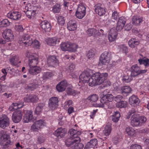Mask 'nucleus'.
Wrapping results in <instances>:
<instances>
[{
    "label": "nucleus",
    "instance_id": "obj_60",
    "mask_svg": "<svg viewBox=\"0 0 149 149\" xmlns=\"http://www.w3.org/2000/svg\"><path fill=\"white\" fill-rule=\"evenodd\" d=\"M31 102H36L39 99L38 96L34 94L31 95Z\"/></svg>",
    "mask_w": 149,
    "mask_h": 149
},
{
    "label": "nucleus",
    "instance_id": "obj_13",
    "mask_svg": "<svg viewBox=\"0 0 149 149\" xmlns=\"http://www.w3.org/2000/svg\"><path fill=\"white\" fill-rule=\"evenodd\" d=\"M2 36L7 41H11L14 39L13 32L10 29L5 30L2 33Z\"/></svg>",
    "mask_w": 149,
    "mask_h": 149
},
{
    "label": "nucleus",
    "instance_id": "obj_46",
    "mask_svg": "<svg viewBox=\"0 0 149 149\" xmlns=\"http://www.w3.org/2000/svg\"><path fill=\"white\" fill-rule=\"evenodd\" d=\"M54 76L53 73L51 72H45L43 74L42 77L44 79H49Z\"/></svg>",
    "mask_w": 149,
    "mask_h": 149
},
{
    "label": "nucleus",
    "instance_id": "obj_16",
    "mask_svg": "<svg viewBox=\"0 0 149 149\" xmlns=\"http://www.w3.org/2000/svg\"><path fill=\"white\" fill-rule=\"evenodd\" d=\"M21 15L20 13L16 11H12L8 13L7 17L10 19L16 20L20 18Z\"/></svg>",
    "mask_w": 149,
    "mask_h": 149
},
{
    "label": "nucleus",
    "instance_id": "obj_19",
    "mask_svg": "<svg viewBox=\"0 0 149 149\" xmlns=\"http://www.w3.org/2000/svg\"><path fill=\"white\" fill-rule=\"evenodd\" d=\"M67 132V130L65 128L60 127L57 129L53 133L54 135L58 138L63 137Z\"/></svg>",
    "mask_w": 149,
    "mask_h": 149
},
{
    "label": "nucleus",
    "instance_id": "obj_56",
    "mask_svg": "<svg viewBox=\"0 0 149 149\" xmlns=\"http://www.w3.org/2000/svg\"><path fill=\"white\" fill-rule=\"evenodd\" d=\"M95 52L93 49L89 50L87 54V56L89 59L93 58L95 55Z\"/></svg>",
    "mask_w": 149,
    "mask_h": 149
},
{
    "label": "nucleus",
    "instance_id": "obj_41",
    "mask_svg": "<svg viewBox=\"0 0 149 149\" xmlns=\"http://www.w3.org/2000/svg\"><path fill=\"white\" fill-rule=\"evenodd\" d=\"M118 48L119 49L120 51L122 53L126 54L128 52V48L125 44H120L118 46Z\"/></svg>",
    "mask_w": 149,
    "mask_h": 149
},
{
    "label": "nucleus",
    "instance_id": "obj_23",
    "mask_svg": "<svg viewBox=\"0 0 149 149\" xmlns=\"http://www.w3.org/2000/svg\"><path fill=\"white\" fill-rule=\"evenodd\" d=\"M68 85L66 80H63L59 83L56 86V88L59 92L64 91L66 89Z\"/></svg>",
    "mask_w": 149,
    "mask_h": 149
},
{
    "label": "nucleus",
    "instance_id": "obj_57",
    "mask_svg": "<svg viewBox=\"0 0 149 149\" xmlns=\"http://www.w3.org/2000/svg\"><path fill=\"white\" fill-rule=\"evenodd\" d=\"M132 79V77L128 75H125L123 77L122 80L124 83H128Z\"/></svg>",
    "mask_w": 149,
    "mask_h": 149
},
{
    "label": "nucleus",
    "instance_id": "obj_44",
    "mask_svg": "<svg viewBox=\"0 0 149 149\" xmlns=\"http://www.w3.org/2000/svg\"><path fill=\"white\" fill-rule=\"evenodd\" d=\"M52 11L54 13H59L61 9V7L60 4H56L53 7Z\"/></svg>",
    "mask_w": 149,
    "mask_h": 149
},
{
    "label": "nucleus",
    "instance_id": "obj_34",
    "mask_svg": "<svg viewBox=\"0 0 149 149\" xmlns=\"http://www.w3.org/2000/svg\"><path fill=\"white\" fill-rule=\"evenodd\" d=\"M112 130V128L111 125L109 124H107L103 130V133L106 136H108L110 134Z\"/></svg>",
    "mask_w": 149,
    "mask_h": 149
},
{
    "label": "nucleus",
    "instance_id": "obj_11",
    "mask_svg": "<svg viewBox=\"0 0 149 149\" xmlns=\"http://www.w3.org/2000/svg\"><path fill=\"white\" fill-rule=\"evenodd\" d=\"M35 120L33 111L31 110H26L24 111L23 120L24 123H28Z\"/></svg>",
    "mask_w": 149,
    "mask_h": 149
},
{
    "label": "nucleus",
    "instance_id": "obj_64",
    "mask_svg": "<svg viewBox=\"0 0 149 149\" xmlns=\"http://www.w3.org/2000/svg\"><path fill=\"white\" fill-rule=\"evenodd\" d=\"M130 149H142L141 145L137 144H132L130 146Z\"/></svg>",
    "mask_w": 149,
    "mask_h": 149
},
{
    "label": "nucleus",
    "instance_id": "obj_59",
    "mask_svg": "<svg viewBox=\"0 0 149 149\" xmlns=\"http://www.w3.org/2000/svg\"><path fill=\"white\" fill-rule=\"evenodd\" d=\"M75 68V66L74 64L71 63L68 66L66 69V71L68 72H72Z\"/></svg>",
    "mask_w": 149,
    "mask_h": 149
},
{
    "label": "nucleus",
    "instance_id": "obj_33",
    "mask_svg": "<svg viewBox=\"0 0 149 149\" xmlns=\"http://www.w3.org/2000/svg\"><path fill=\"white\" fill-rule=\"evenodd\" d=\"M97 144V141L96 139H92L86 145L84 149H90L91 148H93Z\"/></svg>",
    "mask_w": 149,
    "mask_h": 149
},
{
    "label": "nucleus",
    "instance_id": "obj_7",
    "mask_svg": "<svg viewBox=\"0 0 149 149\" xmlns=\"http://www.w3.org/2000/svg\"><path fill=\"white\" fill-rule=\"evenodd\" d=\"M111 58V53L108 52H104L102 53L99 59V64L106 65L109 63Z\"/></svg>",
    "mask_w": 149,
    "mask_h": 149
},
{
    "label": "nucleus",
    "instance_id": "obj_62",
    "mask_svg": "<svg viewBox=\"0 0 149 149\" xmlns=\"http://www.w3.org/2000/svg\"><path fill=\"white\" fill-rule=\"evenodd\" d=\"M1 24L4 27H6L10 25V23L7 19H3L1 22Z\"/></svg>",
    "mask_w": 149,
    "mask_h": 149
},
{
    "label": "nucleus",
    "instance_id": "obj_36",
    "mask_svg": "<svg viewBox=\"0 0 149 149\" xmlns=\"http://www.w3.org/2000/svg\"><path fill=\"white\" fill-rule=\"evenodd\" d=\"M143 21L141 17H139L136 16H134L132 18V24L137 25L142 22Z\"/></svg>",
    "mask_w": 149,
    "mask_h": 149
},
{
    "label": "nucleus",
    "instance_id": "obj_29",
    "mask_svg": "<svg viewBox=\"0 0 149 149\" xmlns=\"http://www.w3.org/2000/svg\"><path fill=\"white\" fill-rule=\"evenodd\" d=\"M120 92L123 95H127L131 93L132 89L129 86H124L121 87L119 89Z\"/></svg>",
    "mask_w": 149,
    "mask_h": 149
},
{
    "label": "nucleus",
    "instance_id": "obj_12",
    "mask_svg": "<svg viewBox=\"0 0 149 149\" xmlns=\"http://www.w3.org/2000/svg\"><path fill=\"white\" fill-rule=\"evenodd\" d=\"M9 118L6 115H3L0 117V127L4 129L9 126Z\"/></svg>",
    "mask_w": 149,
    "mask_h": 149
},
{
    "label": "nucleus",
    "instance_id": "obj_17",
    "mask_svg": "<svg viewBox=\"0 0 149 149\" xmlns=\"http://www.w3.org/2000/svg\"><path fill=\"white\" fill-rule=\"evenodd\" d=\"M68 133L70 138L74 139H75V140L77 141L78 142L79 141L80 137L78 136L81 134L80 132L72 129L69 130Z\"/></svg>",
    "mask_w": 149,
    "mask_h": 149
},
{
    "label": "nucleus",
    "instance_id": "obj_9",
    "mask_svg": "<svg viewBox=\"0 0 149 149\" xmlns=\"http://www.w3.org/2000/svg\"><path fill=\"white\" fill-rule=\"evenodd\" d=\"M131 75L132 76L135 77L141 73H143L147 71V70H141L140 68L136 64L132 66L130 68Z\"/></svg>",
    "mask_w": 149,
    "mask_h": 149
},
{
    "label": "nucleus",
    "instance_id": "obj_35",
    "mask_svg": "<svg viewBox=\"0 0 149 149\" xmlns=\"http://www.w3.org/2000/svg\"><path fill=\"white\" fill-rule=\"evenodd\" d=\"M80 141L81 139L80 138L79 142L75 140V139H74V144L72 147V149H82L84 147V145L82 143H80Z\"/></svg>",
    "mask_w": 149,
    "mask_h": 149
},
{
    "label": "nucleus",
    "instance_id": "obj_5",
    "mask_svg": "<svg viewBox=\"0 0 149 149\" xmlns=\"http://www.w3.org/2000/svg\"><path fill=\"white\" fill-rule=\"evenodd\" d=\"M26 56L28 57L29 65V67L37 66L38 63V56L35 54L32 53L29 51H27Z\"/></svg>",
    "mask_w": 149,
    "mask_h": 149
},
{
    "label": "nucleus",
    "instance_id": "obj_8",
    "mask_svg": "<svg viewBox=\"0 0 149 149\" xmlns=\"http://www.w3.org/2000/svg\"><path fill=\"white\" fill-rule=\"evenodd\" d=\"M0 144L2 146H6L10 143L8 135L4 130L0 132Z\"/></svg>",
    "mask_w": 149,
    "mask_h": 149
},
{
    "label": "nucleus",
    "instance_id": "obj_47",
    "mask_svg": "<svg viewBox=\"0 0 149 149\" xmlns=\"http://www.w3.org/2000/svg\"><path fill=\"white\" fill-rule=\"evenodd\" d=\"M138 61L140 65L143 64L145 66L148 67L149 66V59L146 58L142 60L140 58Z\"/></svg>",
    "mask_w": 149,
    "mask_h": 149
},
{
    "label": "nucleus",
    "instance_id": "obj_31",
    "mask_svg": "<svg viewBox=\"0 0 149 149\" xmlns=\"http://www.w3.org/2000/svg\"><path fill=\"white\" fill-rule=\"evenodd\" d=\"M10 64L14 66L18 65L21 62L19 57L17 56H13L9 59Z\"/></svg>",
    "mask_w": 149,
    "mask_h": 149
},
{
    "label": "nucleus",
    "instance_id": "obj_38",
    "mask_svg": "<svg viewBox=\"0 0 149 149\" xmlns=\"http://www.w3.org/2000/svg\"><path fill=\"white\" fill-rule=\"evenodd\" d=\"M35 123L38 127L39 130H40L44 126H45L46 125V123L45 121L42 120H37L35 122Z\"/></svg>",
    "mask_w": 149,
    "mask_h": 149
},
{
    "label": "nucleus",
    "instance_id": "obj_43",
    "mask_svg": "<svg viewBox=\"0 0 149 149\" xmlns=\"http://www.w3.org/2000/svg\"><path fill=\"white\" fill-rule=\"evenodd\" d=\"M126 131L128 135L130 136L134 137L135 136V130L132 127H126Z\"/></svg>",
    "mask_w": 149,
    "mask_h": 149
},
{
    "label": "nucleus",
    "instance_id": "obj_10",
    "mask_svg": "<svg viewBox=\"0 0 149 149\" xmlns=\"http://www.w3.org/2000/svg\"><path fill=\"white\" fill-rule=\"evenodd\" d=\"M86 32L88 36H93L95 38H97L104 34V31L102 29L99 30L94 28L88 29Z\"/></svg>",
    "mask_w": 149,
    "mask_h": 149
},
{
    "label": "nucleus",
    "instance_id": "obj_54",
    "mask_svg": "<svg viewBox=\"0 0 149 149\" xmlns=\"http://www.w3.org/2000/svg\"><path fill=\"white\" fill-rule=\"evenodd\" d=\"M86 14V13L80 12L77 10L75 14L77 18L81 19L83 18L85 16Z\"/></svg>",
    "mask_w": 149,
    "mask_h": 149
},
{
    "label": "nucleus",
    "instance_id": "obj_4",
    "mask_svg": "<svg viewBox=\"0 0 149 149\" xmlns=\"http://www.w3.org/2000/svg\"><path fill=\"white\" fill-rule=\"evenodd\" d=\"M78 47L76 44L69 42L62 43L60 45V48L63 51L75 52L77 49Z\"/></svg>",
    "mask_w": 149,
    "mask_h": 149
},
{
    "label": "nucleus",
    "instance_id": "obj_39",
    "mask_svg": "<svg viewBox=\"0 0 149 149\" xmlns=\"http://www.w3.org/2000/svg\"><path fill=\"white\" fill-rule=\"evenodd\" d=\"M35 123L38 127L39 130H40L44 126H45L46 125V123L45 121L42 120H37L35 122Z\"/></svg>",
    "mask_w": 149,
    "mask_h": 149
},
{
    "label": "nucleus",
    "instance_id": "obj_15",
    "mask_svg": "<svg viewBox=\"0 0 149 149\" xmlns=\"http://www.w3.org/2000/svg\"><path fill=\"white\" fill-rule=\"evenodd\" d=\"M58 98L57 97H52L49 100V106L52 109H54L58 106Z\"/></svg>",
    "mask_w": 149,
    "mask_h": 149
},
{
    "label": "nucleus",
    "instance_id": "obj_28",
    "mask_svg": "<svg viewBox=\"0 0 149 149\" xmlns=\"http://www.w3.org/2000/svg\"><path fill=\"white\" fill-rule=\"evenodd\" d=\"M23 103L21 102L18 103H13L9 108L8 110L10 111H14L18 109L22 108L23 106Z\"/></svg>",
    "mask_w": 149,
    "mask_h": 149
},
{
    "label": "nucleus",
    "instance_id": "obj_45",
    "mask_svg": "<svg viewBox=\"0 0 149 149\" xmlns=\"http://www.w3.org/2000/svg\"><path fill=\"white\" fill-rule=\"evenodd\" d=\"M99 98L98 96L96 94H93L88 96L87 98V100L91 102H95Z\"/></svg>",
    "mask_w": 149,
    "mask_h": 149
},
{
    "label": "nucleus",
    "instance_id": "obj_22",
    "mask_svg": "<svg viewBox=\"0 0 149 149\" xmlns=\"http://www.w3.org/2000/svg\"><path fill=\"white\" fill-rule=\"evenodd\" d=\"M140 102V100L136 95H132L129 99L130 104L134 107L138 105Z\"/></svg>",
    "mask_w": 149,
    "mask_h": 149
},
{
    "label": "nucleus",
    "instance_id": "obj_20",
    "mask_svg": "<svg viewBox=\"0 0 149 149\" xmlns=\"http://www.w3.org/2000/svg\"><path fill=\"white\" fill-rule=\"evenodd\" d=\"M58 61L55 56H50L47 59V63L49 66L54 67L58 64Z\"/></svg>",
    "mask_w": 149,
    "mask_h": 149
},
{
    "label": "nucleus",
    "instance_id": "obj_52",
    "mask_svg": "<svg viewBox=\"0 0 149 149\" xmlns=\"http://www.w3.org/2000/svg\"><path fill=\"white\" fill-rule=\"evenodd\" d=\"M45 141V139L44 135L42 134H40L37 140L38 143L41 144L44 143Z\"/></svg>",
    "mask_w": 149,
    "mask_h": 149
},
{
    "label": "nucleus",
    "instance_id": "obj_32",
    "mask_svg": "<svg viewBox=\"0 0 149 149\" xmlns=\"http://www.w3.org/2000/svg\"><path fill=\"white\" fill-rule=\"evenodd\" d=\"M67 28L70 31H73L75 30L77 28V25L74 21L70 20L68 23Z\"/></svg>",
    "mask_w": 149,
    "mask_h": 149
},
{
    "label": "nucleus",
    "instance_id": "obj_14",
    "mask_svg": "<svg viewBox=\"0 0 149 149\" xmlns=\"http://www.w3.org/2000/svg\"><path fill=\"white\" fill-rule=\"evenodd\" d=\"M22 111L17 110L14 112L12 114V120L15 123L19 122L22 120Z\"/></svg>",
    "mask_w": 149,
    "mask_h": 149
},
{
    "label": "nucleus",
    "instance_id": "obj_37",
    "mask_svg": "<svg viewBox=\"0 0 149 149\" xmlns=\"http://www.w3.org/2000/svg\"><path fill=\"white\" fill-rule=\"evenodd\" d=\"M35 123L38 127L39 130H40L44 126H45L46 125V123L45 121L42 120H37L35 122Z\"/></svg>",
    "mask_w": 149,
    "mask_h": 149
},
{
    "label": "nucleus",
    "instance_id": "obj_25",
    "mask_svg": "<svg viewBox=\"0 0 149 149\" xmlns=\"http://www.w3.org/2000/svg\"><path fill=\"white\" fill-rule=\"evenodd\" d=\"M117 36V33L116 29H110L109 33L108 39L110 42H113L115 40Z\"/></svg>",
    "mask_w": 149,
    "mask_h": 149
},
{
    "label": "nucleus",
    "instance_id": "obj_51",
    "mask_svg": "<svg viewBox=\"0 0 149 149\" xmlns=\"http://www.w3.org/2000/svg\"><path fill=\"white\" fill-rule=\"evenodd\" d=\"M72 101L71 100H68L65 101L63 104L64 109H67V108L72 106Z\"/></svg>",
    "mask_w": 149,
    "mask_h": 149
},
{
    "label": "nucleus",
    "instance_id": "obj_6",
    "mask_svg": "<svg viewBox=\"0 0 149 149\" xmlns=\"http://www.w3.org/2000/svg\"><path fill=\"white\" fill-rule=\"evenodd\" d=\"M19 42L20 45L27 47L32 44V40L29 34L25 33L21 37Z\"/></svg>",
    "mask_w": 149,
    "mask_h": 149
},
{
    "label": "nucleus",
    "instance_id": "obj_27",
    "mask_svg": "<svg viewBox=\"0 0 149 149\" xmlns=\"http://www.w3.org/2000/svg\"><path fill=\"white\" fill-rule=\"evenodd\" d=\"M139 43L140 41L138 39L133 38L130 39L128 42L129 47L132 49L135 48Z\"/></svg>",
    "mask_w": 149,
    "mask_h": 149
},
{
    "label": "nucleus",
    "instance_id": "obj_24",
    "mask_svg": "<svg viewBox=\"0 0 149 149\" xmlns=\"http://www.w3.org/2000/svg\"><path fill=\"white\" fill-rule=\"evenodd\" d=\"M42 69L39 66H37L30 67L29 71L30 74L32 75H36L40 73Z\"/></svg>",
    "mask_w": 149,
    "mask_h": 149
},
{
    "label": "nucleus",
    "instance_id": "obj_21",
    "mask_svg": "<svg viewBox=\"0 0 149 149\" xmlns=\"http://www.w3.org/2000/svg\"><path fill=\"white\" fill-rule=\"evenodd\" d=\"M40 25V27L45 31L49 32L51 29V24L47 20L42 21Z\"/></svg>",
    "mask_w": 149,
    "mask_h": 149
},
{
    "label": "nucleus",
    "instance_id": "obj_42",
    "mask_svg": "<svg viewBox=\"0 0 149 149\" xmlns=\"http://www.w3.org/2000/svg\"><path fill=\"white\" fill-rule=\"evenodd\" d=\"M120 115L118 111H116L111 116V120L114 122H117L119 120Z\"/></svg>",
    "mask_w": 149,
    "mask_h": 149
},
{
    "label": "nucleus",
    "instance_id": "obj_40",
    "mask_svg": "<svg viewBox=\"0 0 149 149\" xmlns=\"http://www.w3.org/2000/svg\"><path fill=\"white\" fill-rule=\"evenodd\" d=\"M45 106L43 103H39L36 107L35 113L37 115H39L42 112L43 108Z\"/></svg>",
    "mask_w": 149,
    "mask_h": 149
},
{
    "label": "nucleus",
    "instance_id": "obj_1",
    "mask_svg": "<svg viewBox=\"0 0 149 149\" xmlns=\"http://www.w3.org/2000/svg\"><path fill=\"white\" fill-rule=\"evenodd\" d=\"M90 75V73L86 71L82 72L80 75V80L83 83L81 85V81H79V85L81 86L80 88L83 89L84 84L85 83H88L89 86L91 87L102 84L107 78L108 74L107 73L101 74L97 72L93 74L91 77Z\"/></svg>",
    "mask_w": 149,
    "mask_h": 149
},
{
    "label": "nucleus",
    "instance_id": "obj_63",
    "mask_svg": "<svg viewBox=\"0 0 149 149\" xmlns=\"http://www.w3.org/2000/svg\"><path fill=\"white\" fill-rule=\"evenodd\" d=\"M36 125L35 122L31 126V130L33 132H38L39 130L38 127Z\"/></svg>",
    "mask_w": 149,
    "mask_h": 149
},
{
    "label": "nucleus",
    "instance_id": "obj_49",
    "mask_svg": "<svg viewBox=\"0 0 149 149\" xmlns=\"http://www.w3.org/2000/svg\"><path fill=\"white\" fill-rule=\"evenodd\" d=\"M127 105V102L125 101H121L118 102L116 104L117 107L119 108L125 107Z\"/></svg>",
    "mask_w": 149,
    "mask_h": 149
},
{
    "label": "nucleus",
    "instance_id": "obj_30",
    "mask_svg": "<svg viewBox=\"0 0 149 149\" xmlns=\"http://www.w3.org/2000/svg\"><path fill=\"white\" fill-rule=\"evenodd\" d=\"M60 42L59 39L56 37L49 38L46 40L47 44L50 46H54L56 44L59 43Z\"/></svg>",
    "mask_w": 149,
    "mask_h": 149
},
{
    "label": "nucleus",
    "instance_id": "obj_26",
    "mask_svg": "<svg viewBox=\"0 0 149 149\" xmlns=\"http://www.w3.org/2000/svg\"><path fill=\"white\" fill-rule=\"evenodd\" d=\"M95 11L96 13L100 16H102L105 13L106 11L104 8L102 7V4H97L95 6Z\"/></svg>",
    "mask_w": 149,
    "mask_h": 149
},
{
    "label": "nucleus",
    "instance_id": "obj_50",
    "mask_svg": "<svg viewBox=\"0 0 149 149\" xmlns=\"http://www.w3.org/2000/svg\"><path fill=\"white\" fill-rule=\"evenodd\" d=\"M74 139L69 138L67 139L65 141V143L66 146L69 147L70 145L73 144L74 143Z\"/></svg>",
    "mask_w": 149,
    "mask_h": 149
},
{
    "label": "nucleus",
    "instance_id": "obj_53",
    "mask_svg": "<svg viewBox=\"0 0 149 149\" xmlns=\"http://www.w3.org/2000/svg\"><path fill=\"white\" fill-rule=\"evenodd\" d=\"M66 91L67 94L69 95H71L74 96H75L77 94V92L75 90L70 88H67Z\"/></svg>",
    "mask_w": 149,
    "mask_h": 149
},
{
    "label": "nucleus",
    "instance_id": "obj_2",
    "mask_svg": "<svg viewBox=\"0 0 149 149\" xmlns=\"http://www.w3.org/2000/svg\"><path fill=\"white\" fill-rule=\"evenodd\" d=\"M136 110L134 108H132L127 113L126 116L127 119L132 117L131 123L134 127L140 126L144 124L147 120L146 118L144 116L139 117V115L136 113Z\"/></svg>",
    "mask_w": 149,
    "mask_h": 149
},
{
    "label": "nucleus",
    "instance_id": "obj_55",
    "mask_svg": "<svg viewBox=\"0 0 149 149\" xmlns=\"http://www.w3.org/2000/svg\"><path fill=\"white\" fill-rule=\"evenodd\" d=\"M32 44L33 46L35 49H39L40 47V44L39 41L37 40H35L32 41Z\"/></svg>",
    "mask_w": 149,
    "mask_h": 149
},
{
    "label": "nucleus",
    "instance_id": "obj_58",
    "mask_svg": "<svg viewBox=\"0 0 149 149\" xmlns=\"http://www.w3.org/2000/svg\"><path fill=\"white\" fill-rule=\"evenodd\" d=\"M77 10L86 13V8L82 4H80L78 6Z\"/></svg>",
    "mask_w": 149,
    "mask_h": 149
},
{
    "label": "nucleus",
    "instance_id": "obj_48",
    "mask_svg": "<svg viewBox=\"0 0 149 149\" xmlns=\"http://www.w3.org/2000/svg\"><path fill=\"white\" fill-rule=\"evenodd\" d=\"M38 81L37 82H35V84H29L28 86V87L29 89H30L31 90H33L34 89H35L36 88V85L38 84H41V83L39 82L38 81H40V80L39 79H38Z\"/></svg>",
    "mask_w": 149,
    "mask_h": 149
},
{
    "label": "nucleus",
    "instance_id": "obj_61",
    "mask_svg": "<svg viewBox=\"0 0 149 149\" xmlns=\"http://www.w3.org/2000/svg\"><path fill=\"white\" fill-rule=\"evenodd\" d=\"M58 22L59 24L62 26L65 23L64 17L62 16H58Z\"/></svg>",
    "mask_w": 149,
    "mask_h": 149
},
{
    "label": "nucleus",
    "instance_id": "obj_18",
    "mask_svg": "<svg viewBox=\"0 0 149 149\" xmlns=\"http://www.w3.org/2000/svg\"><path fill=\"white\" fill-rule=\"evenodd\" d=\"M126 21V19L124 17H121L119 18L116 27V30L118 31H120L123 29Z\"/></svg>",
    "mask_w": 149,
    "mask_h": 149
},
{
    "label": "nucleus",
    "instance_id": "obj_3",
    "mask_svg": "<svg viewBox=\"0 0 149 149\" xmlns=\"http://www.w3.org/2000/svg\"><path fill=\"white\" fill-rule=\"evenodd\" d=\"M107 90L104 91L100 94L102 98L100 100V103L97 104V107H103L106 105L108 106L109 102H111L113 100V95L107 93Z\"/></svg>",
    "mask_w": 149,
    "mask_h": 149
}]
</instances>
